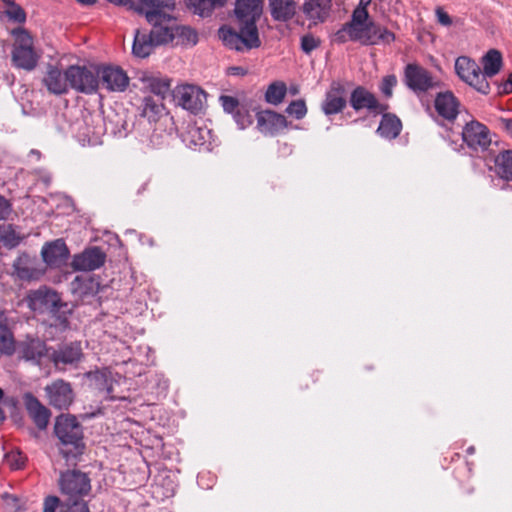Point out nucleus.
Here are the masks:
<instances>
[{
  "label": "nucleus",
  "mask_w": 512,
  "mask_h": 512,
  "mask_svg": "<svg viewBox=\"0 0 512 512\" xmlns=\"http://www.w3.org/2000/svg\"><path fill=\"white\" fill-rule=\"evenodd\" d=\"M54 434L62 446L60 452L67 460L76 458L83 453L85 449L84 431L76 416L71 414L57 416L54 423Z\"/></svg>",
  "instance_id": "nucleus-1"
},
{
  "label": "nucleus",
  "mask_w": 512,
  "mask_h": 512,
  "mask_svg": "<svg viewBox=\"0 0 512 512\" xmlns=\"http://www.w3.org/2000/svg\"><path fill=\"white\" fill-rule=\"evenodd\" d=\"M13 35L15 36L11 52L13 66L26 71L34 70L38 65L40 55L34 48L32 36L23 28L14 29Z\"/></svg>",
  "instance_id": "nucleus-2"
},
{
  "label": "nucleus",
  "mask_w": 512,
  "mask_h": 512,
  "mask_svg": "<svg viewBox=\"0 0 512 512\" xmlns=\"http://www.w3.org/2000/svg\"><path fill=\"white\" fill-rule=\"evenodd\" d=\"M461 136L471 155L482 157L484 160L491 155V133L484 124L477 120L467 122L462 129Z\"/></svg>",
  "instance_id": "nucleus-3"
},
{
  "label": "nucleus",
  "mask_w": 512,
  "mask_h": 512,
  "mask_svg": "<svg viewBox=\"0 0 512 512\" xmlns=\"http://www.w3.org/2000/svg\"><path fill=\"white\" fill-rule=\"evenodd\" d=\"M403 82L417 96L440 86V81L432 72L416 63H409L405 66Z\"/></svg>",
  "instance_id": "nucleus-4"
},
{
  "label": "nucleus",
  "mask_w": 512,
  "mask_h": 512,
  "mask_svg": "<svg viewBox=\"0 0 512 512\" xmlns=\"http://www.w3.org/2000/svg\"><path fill=\"white\" fill-rule=\"evenodd\" d=\"M455 72L463 82L474 88L477 92L483 95L490 93V84L483 77L481 67L475 60L467 56H459L455 60Z\"/></svg>",
  "instance_id": "nucleus-5"
},
{
  "label": "nucleus",
  "mask_w": 512,
  "mask_h": 512,
  "mask_svg": "<svg viewBox=\"0 0 512 512\" xmlns=\"http://www.w3.org/2000/svg\"><path fill=\"white\" fill-rule=\"evenodd\" d=\"M135 10L144 14L147 21L153 25L149 34L155 46L168 43L173 39L170 28L163 26V23L171 20V16L166 12L168 8L151 7L149 9L135 8Z\"/></svg>",
  "instance_id": "nucleus-6"
},
{
  "label": "nucleus",
  "mask_w": 512,
  "mask_h": 512,
  "mask_svg": "<svg viewBox=\"0 0 512 512\" xmlns=\"http://www.w3.org/2000/svg\"><path fill=\"white\" fill-rule=\"evenodd\" d=\"M58 483L62 494L69 499L83 498L91 491L88 474L76 469L61 472Z\"/></svg>",
  "instance_id": "nucleus-7"
},
{
  "label": "nucleus",
  "mask_w": 512,
  "mask_h": 512,
  "mask_svg": "<svg viewBox=\"0 0 512 512\" xmlns=\"http://www.w3.org/2000/svg\"><path fill=\"white\" fill-rule=\"evenodd\" d=\"M50 350L45 340L31 335L16 344L18 358L35 366H41L45 359L49 360Z\"/></svg>",
  "instance_id": "nucleus-8"
},
{
  "label": "nucleus",
  "mask_w": 512,
  "mask_h": 512,
  "mask_svg": "<svg viewBox=\"0 0 512 512\" xmlns=\"http://www.w3.org/2000/svg\"><path fill=\"white\" fill-rule=\"evenodd\" d=\"M81 342L71 341L61 343L56 349L51 347L49 361L58 370H64L67 366L77 367L83 358Z\"/></svg>",
  "instance_id": "nucleus-9"
},
{
  "label": "nucleus",
  "mask_w": 512,
  "mask_h": 512,
  "mask_svg": "<svg viewBox=\"0 0 512 512\" xmlns=\"http://www.w3.org/2000/svg\"><path fill=\"white\" fill-rule=\"evenodd\" d=\"M219 36L228 48L236 51H242L243 48L248 50L258 48L261 45L258 32L243 26H239V32L222 27L219 29Z\"/></svg>",
  "instance_id": "nucleus-10"
},
{
  "label": "nucleus",
  "mask_w": 512,
  "mask_h": 512,
  "mask_svg": "<svg viewBox=\"0 0 512 512\" xmlns=\"http://www.w3.org/2000/svg\"><path fill=\"white\" fill-rule=\"evenodd\" d=\"M173 98L177 105L192 114L202 112L206 103V93L196 85H181L173 90Z\"/></svg>",
  "instance_id": "nucleus-11"
},
{
  "label": "nucleus",
  "mask_w": 512,
  "mask_h": 512,
  "mask_svg": "<svg viewBox=\"0 0 512 512\" xmlns=\"http://www.w3.org/2000/svg\"><path fill=\"white\" fill-rule=\"evenodd\" d=\"M69 87L85 94L95 93L98 89V69L94 73L86 66L71 65L66 69Z\"/></svg>",
  "instance_id": "nucleus-12"
},
{
  "label": "nucleus",
  "mask_w": 512,
  "mask_h": 512,
  "mask_svg": "<svg viewBox=\"0 0 512 512\" xmlns=\"http://www.w3.org/2000/svg\"><path fill=\"white\" fill-rule=\"evenodd\" d=\"M351 41L359 42L364 46L389 45L395 41V34L386 27L369 21L359 32L351 35Z\"/></svg>",
  "instance_id": "nucleus-13"
},
{
  "label": "nucleus",
  "mask_w": 512,
  "mask_h": 512,
  "mask_svg": "<svg viewBox=\"0 0 512 512\" xmlns=\"http://www.w3.org/2000/svg\"><path fill=\"white\" fill-rule=\"evenodd\" d=\"M44 392L49 405L57 410H68L75 399L72 385L63 379H56L46 385Z\"/></svg>",
  "instance_id": "nucleus-14"
},
{
  "label": "nucleus",
  "mask_w": 512,
  "mask_h": 512,
  "mask_svg": "<svg viewBox=\"0 0 512 512\" xmlns=\"http://www.w3.org/2000/svg\"><path fill=\"white\" fill-rule=\"evenodd\" d=\"M127 73L119 66L103 65L98 67V87L108 92H124L129 86Z\"/></svg>",
  "instance_id": "nucleus-15"
},
{
  "label": "nucleus",
  "mask_w": 512,
  "mask_h": 512,
  "mask_svg": "<svg viewBox=\"0 0 512 512\" xmlns=\"http://www.w3.org/2000/svg\"><path fill=\"white\" fill-rule=\"evenodd\" d=\"M349 104L356 112L366 109L375 115L389 108L388 104L380 103L377 97L364 86H357L352 90Z\"/></svg>",
  "instance_id": "nucleus-16"
},
{
  "label": "nucleus",
  "mask_w": 512,
  "mask_h": 512,
  "mask_svg": "<svg viewBox=\"0 0 512 512\" xmlns=\"http://www.w3.org/2000/svg\"><path fill=\"white\" fill-rule=\"evenodd\" d=\"M262 10V0H236L234 12L239 26L258 32L256 23Z\"/></svg>",
  "instance_id": "nucleus-17"
},
{
  "label": "nucleus",
  "mask_w": 512,
  "mask_h": 512,
  "mask_svg": "<svg viewBox=\"0 0 512 512\" xmlns=\"http://www.w3.org/2000/svg\"><path fill=\"white\" fill-rule=\"evenodd\" d=\"M106 254L101 248L93 246L85 249L73 258V268L79 271H94L104 265Z\"/></svg>",
  "instance_id": "nucleus-18"
},
{
  "label": "nucleus",
  "mask_w": 512,
  "mask_h": 512,
  "mask_svg": "<svg viewBox=\"0 0 512 512\" xmlns=\"http://www.w3.org/2000/svg\"><path fill=\"white\" fill-rule=\"evenodd\" d=\"M23 402L29 416L37 428L39 430L46 429L51 417V411L30 392L24 394Z\"/></svg>",
  "instance_id": "nucleus-19"
},
{
  "label": "nucleus",
  "mask_w": 512,
  "mask_h": 512,
  "mask_svg": "<svg viewBox=\"0 0 512 512\" xmlns=\"http://www.w3.org/2000/svg\"><path fill=\"white\" fill-rule=\"evenodd\" d=\"M41 255L48 266L61 267L68 260L69 250L63 239H56L43 246Z\"/></svg>",
  "instance_id": "nucleus-20"
},
{
  "label": "nucleus",
  "mask_w": 512,
  "mask_h": 512,
  "mask_svg": "<svg viewBox=\"0 0 512 512\" xmlns=\"http://www.w3.org/2000/svg\"><path fill=\"white\" fill-rule=\"evenodd\" d=\"M345 88L341 83H332L329 91L326 92L322 103V111L325 115H334L342 112L346 105Z\"/></svg>",
  "instance_id": "nucleus-21"
},
{
  "label": "nucleus",
  "mask_w": 512,
  "mask_h": 512,
  "mask_svg": "<svg viewBox=\"0 0 512 512\" xmlns=\"http://www.w3.org/2000/svg\"><path fill=\"white\" fill-rule=\"evenodd\" d=\"M459 101L451 91L440 92L434 100L436 112L442 118L453 121L459 113Z\"/></svg>",
  "instance_id": "nucleus-22"
},
{
  "label": "nucleus",
  "mask_w": 512,
  "mask_h": 512,
  "mask_svg": "<svg viewBox=\"0 0 512 512\" xmlns=\"http://www.w3.org/2000/svg\"><path fill=\"white\" fill-rule=\"evenodd\" d=\"M256 118L257 128L263 134L274 135L287 125V120L283 115L270 110L258 112Z\"/></svg>",
  "instance_id": "nucleus-23"
},
{
  "label": "nucleus",
  "mask_w": 512,
  "mask_h": 512,
  "mask_svg": "<svg viewBox=\"0 0 512 512\" xmlns=\"http://www.w3.org/2000/svg\"><path fill=\"white\" fill-rule=\"evenodd\" d=\"M211 131L206 127H199L196 124H189L182 134V141L192 149H209Z\"/></svg>",
  "instance_id": "nucleus-24"
},
{
  "label": "nucleus",
  "mask_w": 512,
  "mask_h": 512,
  "mask_svg": "<svg viewBox=\"0 0 512 512\" xmlns=\"http://www.w3.org/2000/svg\"><path fill=\"white\" fill-rule=\"evenodd\" d=\"M331 7V0H306L302 6V12L309 21L316 25L326 21Z\"/></svg>",
  "instance_id": "nucleus-25"
},
{
  "label": "nucleus",
  "mask_w": 512,
  "mask_h": 512,
  "mask_svg": "<svg viewBox=\"0 0 512 512\" xmlns=\"http://www.w3.org/2000/svg\"><path fill=\"white\" fill-rule=\"evenodd\" d=\"M139 80L142 83V90L150 92L148 96L159 97L164 100L171 90V79L168 77H158L154 75L143 74Z\"/></svg>",
  "instance_id": "nucleus-26"
},
{
  "label": "nucleus",
  "mask_w": 512,
  "mask_h": 512,
  "mask_svg": "<svg viewBox=\"0 0 512 512\" xmlns=\"http://www.w3.org/2000/svg\"><path fill=\"white\" fill-rule=\"evenodd\" d=\"M43 84L52 94L61 95L67 93L69 81L66 76V71L62 73L58 67L49 65L43 78Z\"/></svg>",
  "instance_id": "nucleus-27"
},
{
  "label": "nucleus",
  "mask_w": 512,
  "mask_h": 512,
  "mask_svg": "<svg viewBox=\"0 0 512 512\" xmlns=\"http://www.w3.org/2000/svg\"><path fill=\"white\" fill-rule=\"evenodd\" d=\"M140 116L147 119L149 124L158 123L166 116V109L163 100L159 97L144 96L140 105Z\"/></svg>",
  "instance_id": "nucleus-28"
},
{
  "label": "nucleus",
  "mask_w": 512,
  "mask_h": 512,
  "mask_svg": "<svg viewBox=\"0 0 512 512\" xmlns=\"http://www.w3.org/2000/svg\"><path fill=\"white\" fill-rule=\"evenodd\" d=\"M31 306L37 309V306H46L51 308L53 313L60 312L61 308H67L66 303H62L58 294L48 289H38L30 296Z\"/></svg>",
  "instance_id": "nucleus-29"
},
{
  "label": "nucleus",
  "mask_w": 512,
  "mask_h": 512,
  "mask_svg": "<svg viewBox=\"0 0 512 512\" xmlns=\"http://www.w3.org/2000/svg\"><path fill=\"white\" fill-rule=\"evenodd\" d=\"M296 7L294 0H269L270 14L275 21H290L296 14Z\"/></svg>",
  "instance_id": "nucleus-30"
},
{
  "label": "nucleus",
  "mask_w": 512,
  "mask_h": 512,
  "mask_svg": "<svg viewBox=\"0 0 512 512\" xmlns=\"http://www.w3.org/2000/svg\"><path fill=\"white\" fill-rule=\"evenodd\" d=\"M381 114L382 118L377 128V133L382 138L395 139L399 136L402 129L400 119L395 114L386 113V111Z\"/></svg>",
  "instance_id": "nucleus-31"
},
{
  "label": "nucleus",
  "mask_w": 512,
  "mask_h": 512,
  "mask_svg": "<svg viewBox=\"0 0 512 512\" xmlns=\"http://www.w3.org/2000/svg\"><path fill=\"white\" fill-rule=\"evenodd\" d=\"M482 75L487 80L497 75L503 64L502 54L497 49H490L481 59Z\"/></svg>",
  "instance_id": "nucleus-32"
},
{
  "label": "nucleus",
  "mask_w": 512,
  "mask_h": 512,
  "mask_svg": "<svg viewBox=\"0 0 512 512\" xmlns=\"http://www.w3.org/2000/svg\"><path fill=\"white\" fill-rule=\"evenodd\" d=\"M155 47L149 32L136 30L132 45V52L136 57L145 58L149 56Z\"/></svg>",
  "instance_id": "nucleus-33"
},
{
  "label": "nucleus",
  "mask_w": 512,
  "mask_h": 512,
  "mask_svg": "<svg viewBox=\"0 0 512 512\" xmlns=\"http://www.w3.org/2000/svg\"><path fill=\"white\" fill-rule=\"evenodd\" d=\"M494 171L501 179L512 181V150H503L494 156Z\"/></svg>",
  "instance_id": "nucleus-34"
},
{
  "label": "nucleus",
  "mask_w": 512,
  "mask_h": 512,
  "mask_svg": "<svg viewBox=\"0 0 512 512\" xmlns=\"http://www.w3.org/2000/svg\"><path fill=\"white\" fill-rule=\"evenodd\" d=\"M188 8L201 17L210 16L217 7H222L226 0H185Z\"/></svg>",
  "instance_id": "nucleus-35"
},
{
  "label": "nucleus",
  "mask_w": 512,
  "mask_h": 512,
  "mask_svg": "<svg viewBox=\"0 0 512 512\" xmlns=\"http://www.w3.org/2000/svg\"><path fill=\"white\" fill-rule=\"evenodd\" d=\"M72 291L81 297L98 292L99 283L91 276H76L71 283Z\"/></svg>",
  "instance_id": "nucleus-36"
},
{
  "label": "nucleus",
  "mask_w": 512,
  "mask_h": 512,
  "mask_svg": "<svg viewBox=\"0 0 512 512\" xmlns=\"http://www.w3.org/2000/svg\"><path fill=\"white\" fill-rule=\"evenodd\" d=\"M14 274L20 280L29 281L35 278L36 269L32 267L30 258L27 254L19 255L13 263Z\"/></svg>",
  "instance_id": "nucleus-37"
},
{
  "label": "nucleus",
  "mask_w": 512,
  "mask_h": 512,
  "mask_svg": "<svg viewBox=\"0 0 512 512\" xmlns=\"http://www.w3.org/2000/svg\"><path fill=\"white\" fill-rule=\"evenodd\" d=\"M369 13L366 8L356 7L352 13L351 20L347 22L351 35L359 32L369 22Z\"/></svg>",
  "instance_id": "nucleus-38"
},
{
  "label": "nucleus",
  "mask_w": 512,
  "mask_h": 512,
  "mask_svg": "<svg viewBox=\"0 0 512 512\" xmlns=\"http://www.w3.org/2000/svg\"><path fill=\"white\" fill-rule=\"evenodd\" d=\"M286 85L283 82H273L270 84L265 93L266 102L278 105L280 104L286 95Z\"/></svg>",
  "instance_id": "nucleus-39"
},
{
  "label": "nucleus",
  "mask_w": 512,
  "mask_h": 512,
  "mask_svg": "<svg viewBox=\"0 0 512 512\" xmlns=\"http://www.w3.org/2000/svg\"><path fill=\"white\" fill-rule=\"evenodd\" d=\"M21 240L22 238L11 225L0 228V241L6 248L12 249L17 247Z\"/></svg>",
  "instance_id": "nucleus-40"
},
{
  "label": "nucleus",
  "mask_w": 512,
  "mask_h": 512,
  "mask_svg": "<svg viewBox=\"0 0 512 512\" xmlns=\"http://www.w3.org/2000/svg\"><path fill=\"white\" fill-rule=\"evenodd\" d=\"M0 352L12 355L16 352V345L11 331H0Z\"/></svg>",
  "instance_id": "nucleus-41"
},
{
  "label": "nucleus",
  "mask_w": 512,
  "mask_h": 512,
  "mask_svg": "<svg viewBox=\"0 0 512 512\" xmlns=\"http://www.w3.org/2000/svg\"><path fill=\"white\" fill-rule=\"evenodd\" d=\"M5 15L9 20L18 24H22L26 21L24 9L17 3H10V5L6 6Z\"/></svg>",
  "instance_id": "nucleus-42"
},
{
  "label": "nucleus",
  "mask_w": 512,
  "mask_h": 512,
  "mask_svg": "<svg viewBox=\"0 0 512 512\" xmlns=\"http://www.w3.org/2000/svg\"><path fill=\"white\" fill-rule=\"evenodd\" d=\"M62 512H90L88 503L83 498H67L62 506Z\"/></svg>",
  "instance_id": "nucleus-43"
},
{
  "label": "nucleus",
  "mask_w": 512,
  "mask_h": 512,
  "mask_svg": "<svg viewBox=\"0 0 512 512\" xmlns=\"http://www.w3.org/2000/svg\"><path fill=\"white\" fill-rule=\"evenodd\" d=\"M398 83L397 77L394 74L386 75L382 78L379 85L380 92L387 98H391L393 95V89Z\"/></svg>",
  "instance_id": "nucleus-44"
},
{
  "label": "nucleus",
  "mask_w": 512,
  "mask_h": 512,
  "mask_svg": "<svg viewBox=\"0 0 512 512\" xmlns=\"http://www.w3.org/2000/svg\"><path fill=\"white\" fill-rule=\"evenodd\" d=\"M286 113L294 116L298 120L304 118L307 113V107H306L305 101L304 100L292 101L286 108Z\"/></svg>",
  "instance_id": "nucleus-45"
},
{
  "label": "nucleus",
  "mask_w": 512,
  "mask_h": 512,
  "mask_svg": "<svg viewBox=\"0 0 512 512\" xmlns=\"http://www.w3.org/2000/svg\"><path fill=\"white\" fill-rule=\"evenodd\" d=\"M233 119L240 129H245L252 124V116L243 107H240L233 115Z\"/></svg>",
  "instance_id": "nucleus-46"
},
{
  "label": "nucleus",
  "mask_w": 512,
  "mask_h": 512,
  "mask_svg": "<svg viewBox=\"0 0 512 512\" xmlns=\"http://www.w3.org/2000/svg\"><path fill=\"white\" fill-rule=\"evenodd\" d=\"M320 44V39L314 37L312 34H305L301 37V50L305 54H310L313 50L317 49Z\"/></svg>",
  "instance_id": "nucleus-47"
},
{
  "label": "nucleus",
  "mask_w": 512,
  "mask_h": 512,
  "mask_svg": "<svg viewBox=\"0 0 512 512\" xmlns=\"http://www.w3.org/2000/svg\"><path fill=\"white\" fill-rule=\"evenodd\" d=\"M219 101L226 113L233 115L240 108L238 99L233 96L221 95Z\"/></svg>",
  "instance_id": "nucleus-48"
},
{
  "label": "nucleus",
  "mask_w": 512,
  "mask_h": 512,
  "mask_svg": "<svg viewBox=\"0 0 512 512\" xmlns=\"http://www.w3.org/2000/svg\"><path fill=\"white\" fill-rule=\"evenodd\" d=\"M12 212V204L4 196L0 195V221L6 220Z\"/></svg>",
  "instance_id": "nucleus-49"
},
{
  "label": "nucleus",
  "mask_w": 512,
  "mask_h": 512,
  "mask_svg": "<svg viewBox=\"0 0 512 512\" xmlns=\"http://www.w3.org/2000/svg\"><path fill=\"white\" fill-rule=\"evenodd\" d=\"M60 505V499L57 496H47L44 500L43 512H56Z\"/></svg>",
  "instance_id": "nucleus-50"
},
{
  "label": "nucleus",
  "mask_w": 512,
  "mask_h": 512,
  "mask_svg": "<svg viewBox=\"0 0 512 512\" xmlns=\"http://www.w3.org/2000/svg\"><path fill=\"white\" fill-rule=\"evenodd\" d=\"M334 40L339 43H345L347 40H351L350 28L345 23L334 35Z\"/></svg>",
  "instance_id": "nucleus-51"
},
{
  "label": "nucleus",
  "mask_w": 512,
  "mask_h": 512,
  "mask_svg": "<svg viewBox=\"0 0 512 512\" xmlns=\"http://www.w3.org/2000/svg\"><path fill=\"white\" fill-rule=\"evenodd\" d=\"M102 133L101 126L95 127L92 130L87 129L86 132H84V137L87 139V142L89 144H95L96 140L98 139L99 135Z\"/></svg>",
  "instance_id": "nucleus-52"
},
{
  "label": "nucleus",
  "mask_w": 512,
  "mask_h": 512,
  "mask_svg": "<svg viewBox=\"0 0 512 512\" xmlns=\"http://www.w3.org/2000/svg\"><path fill=\"white\" fill-rule=\"evenodd\" d=\"M499 94H510L512 93V72L509 73L507 79L498 85Z\"/></svg>",
  "instance_id": "nucleus-53"
},
{
  "label": "nucleus",
  "mask_w": 512,
  "mask_h": 512,
  "mask_svg": "<svg viewBox=\"0 0 512 512\" xmlns=\"http://www.w3.org/2000/svg\"><path fill=\"white\" fill-rule=\"evenodd\" d=\"M436 16H437L438 22L441 25L450 26L452 24L451 17L442 8L436 9Z\"/></svg>",
  "instance_id": "nucleus-54"
},
{
  "label": "nucleus",
  "mask_w": 512,
  "mask_h": 512,
  "mask_svg": "<svg viewBox=\"0 0 512 512\" xmlns=\"http://www.w3.org/2000/svg\"><path fill=\"white\" fill-rule=\"evenodd\" d=\"M150 144L153 147H158L163 144V135L161 133H157L156 129L153 130V133L150 137Z\"/></svg>",
  "instance_id": "nucleus-55"
},
{
  "label": "nucleus",
  "mask_w": 512,
  "mask_h": 512,
  "mask_svg": "<svg viewBox=\"0 0 512 512\" xmlns=\"http://www.w3.org/2000/svg\"><path fill=\"white\" fill-rule=\"evenodd\" d=\"M500 123L505 132L512 138V119L501 118Z\"/></svg>",
  "instance_id": "nucleus-56"
},
{
  "label": "nucleus",
  "mask_w": 512,
  "mask_h": 512,
  "mask_svg": "<svg viewBox=\"0 0 512 512\" xmlns=\"http://www.w3.org/2000/svg\"><path fill=\"white\" fill-rule=\"evenodd\" d=\"M157 8H168V11L173 10L175 6V0H156Z\"/></svg>",
  "instance_id": "nucleus-57"
},
{
  "label": "nucleus",
  "mask_w": 512,
  "mask_h": 512,
  "mask_svg": "<svg viewBox=\"0 0 512 512\" xmlns=\"http://www.w3.org/2000/svg\"><path fill=\"white\" fill-rule=\"evenodd\" d=\"M0 331H11L9 329L8 317L4 311L0 312Z\"/></svg>",
  "instance_id": "nucleus-58"
},
{
  "label": "nucleus",
  "mask_w": 512,
  "mask_h": 512,
  "mask_svg": "<svg viewBox=\"0 0 512 512\" xmlns=\"http://www.w3.org/2000/svg\"><path fill=\"white\" fill-rule=\"evenodd\" d=\"M228 73L231 75H238V76H244L247 71L240 66H232L228 69Z\"/></svg>",
  "instance_id": "nucleus-59"
},
{
  "label": "nucleus",
  "mask_w": 512,
  "mask_h": 512,
  "mask_svg": "<svg viewBox=\"0 0 512 512\" xmlns=\"http://www.w3.org/2000/svg\"><path fill=\"white\" fill-rule=\"evenodd\" d=\"M4 500L6 501L7 504H13L15 507H16V510H19L20 507L17 506V503H18V498L14 495H10V494H5L3 496Z\"/></svg>",
  "instance_id": "nucleus-60"
},
{
  "label": "nucleus",
  "mask_w": 512,
  "mask_h": 512,
  "mask_svg": "<svg viewBox=\"0 0 512 512\" xmlns=\"http://www.w3.org/2000/svg\"><path fill=\"white\" fill-rule=\"evenodd\" d=\"M156 5V0H141V3L137 8L149 9L151 7H156Z\"/></svg>",
  "instance_id": "nucleus-61"
},
{
  "label": "nucleus",
  "mask_w": 512,
  "mask_h": 512,
  "mask_svg": "<svg viewBox=\"0 0 512 512\" xmlns=\"http://www.w3.org/2000/svg\"><path fill=\"white\" fill-rule=\"evenodd\" d=\"M24 464H25L24 459H23V457L19 454V455L17 456V459H15V461L11 463V467H12L13 469H16V470H17V469H21V468L24 466Z\"/></svg>",
  "instance_id": "nucleus-62"
},
{
  "label": "nucleus",
  "mask_w": 512,
  "mask_h": 512,
  "mask_svg": "<svg viewBox=\"0 0 512 512\" xmlns=\"http://www.w3.org/2000/svg\"><path fill=\"white\" fill-rule=\"evenodd\" d=\"M65 311L62 312L63 315H60L58 317V320H59V324L62 325L63 327H67L68 325V318L67 316L65 315Z\"/></svg>",
  "instance_id": "nucleus-63"
},
{
  "label": "nucleus",
  "mask_w": 512,
  "mask_h": 512,
  "mask_svg": "<svg viewBox=\"0 0 512 512\" xmlns=\"http://www.w3.org/2000/svg\"><path fill=\"white\" fill-rule=\"evenodd\" d=\"M173 495H174V488L171 487V488L166 489L165 492H163L162 498H169V497H171Z\"/></svg>",
  "instance_id": "nucleus-64"
}]
</instances>
